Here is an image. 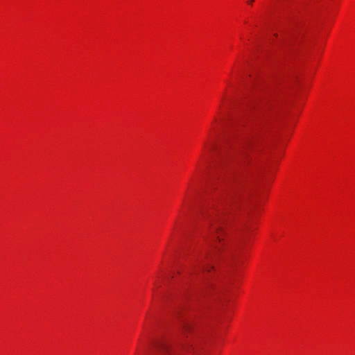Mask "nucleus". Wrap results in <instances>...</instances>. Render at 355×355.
Masks as SVG:
<instances>
[{
	"label": "nucleus",
	"instance_id": "f257e3e1",
	"mask_svg": "<svg viewBox=\"0 0 355 355\" xmlns=\"http://www.w3.org/2000/svg\"><path fill=\"white\" fill-rule=\"evenodd\" d=\"M214 230L216 234V239L218 241V243H222L223 241V239L222 238V230L220 229V226H214Z\"/></svg>",
	"mask_w": 355,
	"mask_h": 355
},
{
	"label": "nucleus",
	"instance_id": "f03ea898",
	"mask_svg": "<svg viewBox=\"0 0 355 355\" xmlns=\"http://www.w3.org/2000/svg\"><path fill=\"white\" fill-rule=\"evenodd\" d=\"M205 147L208 151H212L216 148V144L214 141H210L206 144Z\"/></svg>",
	"mask_w": 355,
	"mask_h": 355
},
{
	"label": "nucleus",
	"instance_id": "7ed1b4c3",
	"mask_svg": "<svg viewBox=\"0 0 355 355\" xmlns=\"http://www.w3.org/2000/svg\"><path fill=\"white\" fill-rule=\"evenodd\" d=\"M202 267V269H203L204 270H207V271H208V272H209L210 269L213 268L212 266H204V265H203Z\"/></svg>",
	"mask_w": 355,
	"mask_h": 355
},
{
	"label": "nucleus",
	"instance_id": "20e7f679",
	"mask_svg": "<svg viewBox=\"0 0 355 355\" xmlns=\"http://www.w3.org/2000/svg\"><path fill=\"white\" fill-rule=\"evenodd\" d=\"M153 345H155V347H161V348H164L165 346L162 344H159V343H155V344H153Z\"/></svg>",
	"mask_w": 355,
	"mask_h": 355
},
{
	"label": "nucleus",
	"instance_id": "39448f33",
	"mask_svg": "<svg viewBox=\"0 0 355 355\" xmlns=\"http://www.w3.org/2000/svg\"><path fill=\"white\" fill-rule=\"evenodd\" d=\"M213 248L216 250V251H220V248L218 245H217L216 244H213Z\"/></svg>",
	"mask_w": 355,
	"mask_h": 355
},
{
	"label": "nucleus",
	"instance_id": "423d86ee",
	"mask_svg": "<svg viewBox=\"0 0 355 355\" xmlns=\"http://www.w3.org/2000/svg\"><path fill=\"white\" fill-rule=\"evenodd\" d=\"M190 328V325L189 324H187L184 326V329L187 330Z\"/></svg>",
	"mask_w": 355,
	"mask_h": 355
},
{
	"label": "nucleus",
	"instance_id": "0eeeda50",
	"mask_svg": "<svg viewBox=\"0 0 355 355\" xmlns=\"http://www.w3.org/2000/svg\"><path fill=\"white\" fill-rule=\"evenodd\" d=\"M253 1H254V0H250V1H248V3L251 4L253 3Z\"/></svg>",
	"mask_w": 355,
	"mask_h": 355
}]
</instances>
